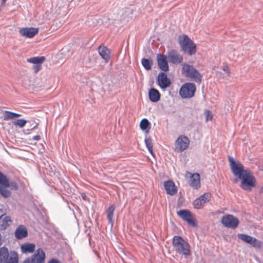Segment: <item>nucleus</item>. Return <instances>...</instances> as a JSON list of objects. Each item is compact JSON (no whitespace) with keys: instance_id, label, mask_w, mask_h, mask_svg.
<instances>
[{"instance_id":"obj_1","label":"nucleus","mask_w":263,"mask_h":263,"mask_svg":"<svg viewBox=\"0 0 263 263\" xmlns=\"http://www.w3.org/2000/svg\"><path fill=\"white\" fill-rule=\"evenodd\" d=\"M172 245L175 252L180 255L187 257L191 254V246L188 242L180 236H174Z\"/></svg>"},{"instance_id":"obj_2","label":"nucleus","mask_w":263,"mask_h":263,"mask_svg":"<svg viewBox=\"0 0 263 263\" xmlns=\"http://www.w3.org/2000/svg\"><path fill=\"white\" fill-rule=\"evenodd\" d=\"M181 73L184 77L197 83L202 81V76L193 65L186 63L182 64Z\"/></svg>"},{"instance_id":"obj_3","label":"nucleus","mask_w":263,"mask_h":263,"mask_svg":"<svg viewBox=\"0 0 263 263\" xmlns=\"http://www.w3.org/2000/svg\"><path fill=\"white\" fill-rule=\"evenodd\" d=\"M179 44L181 50L189 55H193L196 52V45L187 35L179 36Z\"/></svg>"},{"instance_id":"obj_4","label":"nucleus","mask_w":263,"mask_h":263,"mask_svg":"<svg viewBox=\"0 0 263 263\" xmlns=\"http://www.w3.org/2000/svg\"><path fill=\"white\" fill-rule=\"evenodd\" d=\"M18 255L15 251H9L6 247L0 248V263H18Z\"/></svg>"},{"instance_id":"obj_5","label":"nucleus","mask_w":263,"mask_h":263,"mask_svg":"<svg viewBox=\"0 0 263 263\" xmlns=\"http://www.w3.org/2000/svg\"><path fill=\"white\" fill-rule=\"evenodd\" d=\"M242 175L238 177L241 180L240 187L246 191H250L251 188L255 185V178L252 176L250 171L246 170Z\"/></svg>"},{"instance_id":"obj_6","label":"nucleus","mask_w":263,"mask_h":263,"mask_svg":"<svg viewBox=\"0 0 263 263\" xmlns=\"http://www.w3.org/2000/svg\"><path fill=\"white\" fill-rule=\"evenodd\" d=\"M196 87L194 83H185L180 88L179 95L182 98H191L194 96Z\"/></svg>"},{"instance_id":"obj_7","label":"nucleus","mask_w":263,"mask_h":263,"mask_svg":"<svg viewBox=\"0 0 263 263\" xmlns=\"http://www.w3.org/2000/svg\"><path fill=\"white\" fill-rule=\"evenodd\" d=\"M228 160L231 171L235 176L239 177L245 173L246 170H244V166L242 163L238 161H235L231 156H228Z\"/></svg>"},{"instance_id":"obj_8","label":"nucleus","mask_w":263,"mask_h":263,"mask_svg":"<svg viewBox=\"0 0 263 263\" xmlns=\"http://www.w3.org/2000/svg\"><path fill=\"white\" fill-rule=\"evenodd\" d=\"M177 214L183 221L192 227H196L197 226L194 215L190 210L187 209L180 210L177 212Z\"/></svg>"},{"instance_id":"obj_9","label":"nucleus","mask_w":263,"mask_h":263,"mask_svg":"<svg viewBox=\"0 0 263 263\" xmlns=\"http://www.w3.org/2000/svg\"><path fill=\"white\" fill-rule=\"evenodd\" d=\"M237 237L239 239L249 244L255 249H260L263 246V243L256 238L245 234H238Z\"/></svg>"},{"instance_id":"obj_10","label":"nucleus","mask_w":263,"mask_h":263,"mask_svg":"<svg viewBox=\"0 0 263 263\" xmlns=\"http://www.w3.org/2000/svg\"><path fill=\"white\" fill-rule=\"evenodd\" d=\"M221 222L225 227L233 229L238 227L239 220L232 215L226 214L222 217Z\"/></svg>"},{"instance_id":"obj_11","label":"nucleus","mask_w":263,"mask_h":263,"mask_svg":"<svg viewBox=\"0 0 263 263\" xmlns=\"http://www.w3.org/2000/svg\"><path fill=\"white\" fill-rule=\"evenodd\" d=\"M190 140L185 136H180L176 140V148L180 152L186 149L189 146Z\"/></svg>"},{"instance_id":"obj_12","label":"nucleus","mask_w":263,"mask_h":263,"mask_svg":"<svg viewBox=\"0 0 263 263\" xmlns=\"http://www.w3.org/2000/svg\"><path fill=\"white\" fill-rule=\"evenodd\" d=\"M158 83L161 88L164 89L170 86L171 80L165 73L161 72L158 74Z\"/></svg>"},{"instance_id":"obj_13","label":"nucleus","mask_w":263,"mask_h":263,"mask_svg":"<svg viewBox=\"0 0 263 263\" xmlns=\"http://www.w3.org/2000/svg\"><path fill=\"white\" fill-rule=\"evenodd\" d=\"M210 194L204 193L196 198L194 201V205L195 208L199 209L202 208L204 204L210 200Z\"/></svg>"},{"instance_id":"obj_14","label":"nucleus","mask_w":263,"mask_h":263,"mask_svg":"<svg viewBox=\"0 0 263 263\" xmlns=\"http://www.w3.org/2000/svg\"><path fill=\"white\" fill-rule=\"evenodd\" d=\"M168 58L170 62L175 64L181 63L183 60V56L175 50L168 52Z\"/></svg>"},{"instance_id":"obj_15","label":"nucleus","mask_w":263,"mask_h":263,"mask_svg":"<svg viewBox=\"0 0 263 263\" xmlns=\"http://www.w3.org/2000/svg\"><path fill=\"white\" fill-rule=\"evenodd\" d=\"M45 257V252L42 249L39 248L30 258L33 263H44Z\"/></svg>"},{"instance_id":"obj_16","label":"nucleus","mask_w":263,"mask_h":263,"mask_svg":"<svg viewBox=\"0 0 263 263\" xmlns=\"http://www.w3.org/2000/svg\"><path fill=\"white\" fill-rule=\"evenodd\" d=\"M39 30L35 28H23L20 30V33L22 36H25L28 38H32L37 33Z\"/></svg>"},{"instance_id":"obj_17","label":"nucleus","mask_w":263,"mask_h":263,"mask_svg":"<svg viewBox=\"0 0 263 263\" xmlns=\"http://www.w3.org/2000/svg\"><path fill=\"white\" fill-rule=\"evenodd\" d=\"M158 65L162 71H167L168 70V65L166 59V56L159 54L157 55Z\"/></svg>"},{"instance_id":"obj_18","label":"nucleus","mask_w":263,"mask_h":263,"mask_svg":"<svg viewBox=\"0 0 263 263\" xmlns=\"http://www.w3.org/2000/svg\"><path fill=\"white\" fill-rule=\"evenodd\" d=\"M15 237L17 239H22L28 236V231L24 225H20L15 230Z\"/></svg>"},{"instance_id":"obj_19","label":"nucleus","mask_w":263,"mask_h":263,"mask_svg":"<svg viewBox=\"0 0 263 263\" xmlns=\"http://www.w3.org/2000/svg\"><path fill=\"white\" fill-rule=\"evenodd\" d=\"M164 186L167 193L170 195H174L177 192V187L175 186L174 182L172 180L165 181L164 183Z\"/></svg>"},{"instance_id":"obj_20","label":"nucleus","mask_w":263,"mask_h":263,"mask_svg":"<svg viewBox=\"0 0 263 263\" xmlns=\"http://www.w3.org/2000/svg\"><path fill=\"white\" fill-rule=\"evenodd\" d=\"M189 184L196 189L200 186V177L199 173H196L191 176Z\"/></svg>"},{"instance_id":"obj_21","label":"nucleus","mask_w":263,"mask_h":263,"mask_svg":"<svg viewBox=\"0 0 263 263\" xmlns=\"http://www.w3.org/2000/svg\"><path fill=\"white\" fill-rule=\"evenodd\" d=\"M98 52L102 58L106 63L108 62L110 59V50L104 46H100L98 48Z\"/></svg>"},{"instance_id":"obj_22","label":"nucleus","mask_w":263,"mask_h":263,"mask_svg":"<svg viewBox=\"0 0 263 263\" xmlns=\"http://www.w3.org/2000/svg\"><path fill=\"white\" fill-rule=\"evenodd\" d=\"M115 210L114 205H110L106 210L105 212L107 215V219L108 223L111 225V228L113 227L114 221L113 219L114 213Z\"/></svg>"},{"instance_id":"obj_23","label":"nucleus","mask_w":263,"mask_h":263,"mask_svg":"<svg viewBox=\"0 0 263 263\" xmlns=\"http://www.w3.org/2000/svg\"><path fill=\"white\" fill-rule=\"evenodd\" d=\"M149 100L153 102H157L160 100V95L158 90L155 88H151L148 92Z\"/></svg>"},{"instance_id":"obj_24","label":"nucleus","mask_w":263,"mask_h":263,"mask_svg":"<svg viewBox=\"0 0 263 263\" xmlns=\"http://www.w3.org/2000/svg\"><path fill=\"white\" fill-rule=\"evenodd\" d=\"M35 246L33 243H25L21 247V251L23 253H33L35 251Z\"/></svg>"},{"instance_id":"obj_25","label":"nucleus","mask_w":263,"mask_h":263,"mask_svg":"<svg viewBox=\"0 0 263 263\" xmlns=\"http://www.w3.org/2000/svg\"><path fill=\"white\" fill-rule=\"evenodd\" d=\"M45 60L44 57H35L27 59V61L29 63H33L36 65V67H41L42 64Z\"/></svg>"},{"instance_id":"obj_26","label":"nucleus","mask_w":263,"mask_h":263,"mask_svg":"<svg viewBox=\"0 0 263 263\" xmlns=\"http://www.w3.org/2000/svg\"><path fill=\"white\" fill-rule=\"evenodd\" d=\"M21 115L20 114L11 112L10 111L5 110L4 111V120L7 121L10 119H13L16 117H20Z\"/></svg>"},{"instance_id":"obj_27","label":"nucleus","mask_w":263,"mask_h":263,"mask_svg":"<svg viewBox=\"0 0 263 263\" xmlns=\"http://www.w3.org/2000/svg\"><path fill=\"white\" fill-rule=\"evenodd\" d=\"M140 127L142 130H145V132L148 133L151 128L148 120L146 118L143 119L140 122Z\"/></svg>"},{"instance_id":"obj_28","label":"nucleus","mask_w":263,"mask_h":263,"mask_svg":"<svg viewBox=\"0 0 263 263\" xmlns=\"http://www.w3.org/2000/svg\"><path fill=\"white\" fill-rule=\"evenodd\" d=\"M141 64L146 70H151L153 64L152 60L150 59L143 58L141 60Z\"/></svg>"},{"instance_id":"obj_29","label":"nucleus","mask_w":263,"mask_h":263,"mask_svg":"<svg viewBox=\"0 0 263 263\" xmlns=\"http://www.w3.org/2000/svg\"><path fill=\"white\" fill-rule=\"evenodd\" d=\"M0 185L5 187H9L10 183L7 177L0 171Z\"/></svg>"},{"instance_id":"obj_30","label":"nucleus","mask_w":263,"mask_h":263,"mask_svg":"<svg viewBox=\"0 0 263 263\" xmlns=\"http://www.w3.org/2000/svg\"><path fill=\"white\" fill-rule=\"evenodd\" d=\"M144 142L148 151L152 155H153V145L152 139L149 137L146 136L144 139Z\"/></svg>"},{"instance_id":"obj_31","label":"nucleus","mask_w":263,"mask_h":263,"mask_svg":"<svg viewBox=\"0 0 263 263\" xmlns=\"http://www.w3.org/2000/svg\"><path fill=\"white\" fill-rule=\"evenodd\" d=\"M3 185H0V195H2L5 198L10 197L11 192L7 189H6Z\"/></svg>"},{"instance_id":"obj_32","label":"nucleus","mask_w":263,"mask_h":263,"mask_svg":"<svg viewBox=\"0 0 263 263\" xmlns=\"http://www.w3.org/2000/svg\"><path fill=\"white\" fill-rule=\"evenodd\" d=\"M27 121L24 119H17L13 122V125L15 126H18L20 128H23L27 123Z\"/></svg>"},{"instance_id":"obj_33","label":"nucleus","mask_w":263,"mask_h":263,"mask_svg":"<svg viewBox=\"0 0 263 263\" xmlns=\"http://www.w3.org/2000/svg\"><path fill=\"white\" fill-rule=\"evenodd\" d=\"M205 115L206 121L212 120L213 118V115L210 110H206L205 111Z\"/></svg>"},{"instance_id":"obj_34","label":"nucleus","mask_w":263,"mask_h":263,"mask_svg":"<svg viewBox=\"0 0 263 263\" xmlns=\"http://www.w3.org/2000/svg\"><path fill=\"white\" fill-rule=\"evenodd\" d=\"M9 187H11L12 189L15 190L18 189V185L16 182H11Z\"/></svg>"},{"instance_id":"obj_35","label":"nucleus","mask_w":263,"mask_h":263,"mask_svg":"<svg viewBox=\"0 0 263 263\" xmlns=\"http://www.w3.org/2000/svg\"><path fill=\"white\" fill-rule=\"evenodd\" d=\"M48 263H61L58 259L55 258H51L49 260Z\"/></svg>"},{"instance_id":"obj_36","label":"nucleus","mask_w":263,"mask_h":263,"mask_svg":"<svg viewBox=\"0 0 263 263\" xmlns=\"http://www.w3.org/2000/svg\"><path fill=\"white\" fill-rule=\"evenodd\" d=\"M22 263H33L30 258H27Z\"/></svg>"},{"instance_id":"obj_37","label":"nucleus","mask_w":263,"mask_h":263,"mask_svg":"<svg viewBox=\"0 0 263 263\" xmlns=\"http://www.w3.org/2000/svg\"><path fill=\"white\" fill-rule=\"evenodd\" d=\"M40 136H39V135H36V136H34L32 139L35 140V141H39L40 140Z\"/></svg>"},{"instance_id":"obj_38","label":"nucleus","mask_w":263,"mask_h":263,"mask_svg":"<svg viewBox=\"0 0 263 263\" xmlns=\"http://www.w3.org/2000/svg\"><path fill=\"white\" fill-rule=\"evenodd\" d=\"M81 196L82 197V198L85 200H87V197L86 196V195L84 194V193H83L81 194Z\"/></svg>"},{"instance_id":"obj_39","label":"nucleus","mask_w":263,"mask_h":263,"mask_svg":"<svg viewBox=\"0 0 263 263\" xmlns=\"http://www.w3.org/2000/svg\"><path fill=\"white\" fill-rule=\"evenodd\" d=\"M41 67H36V65L35 66H34V69L35 70V72H37L39 69V68H40Z\"/></svg>"},{"instance_id":"obj_40","label":"nucleus","mask_w":263,"mask_h":263,"mask_svg":"<svg viewBox=\"0 0 263 263\" xmlns=\"http://www.w3.org/2000/svg\"><path fill=\"white\" fill-rule=\"evenodd\" d=\"M5 220L6 221H11V219H10V218L9 217H5Z\"/></svg>"},{"instance_id":"obj_41","label":"nucleus","mask_w":263,"mask_h":263,"mask_svg":"<svg viewBox=\"0 0 263 263\" xmlns=\"http://www.w3.org/2000/svg\"><path fill=\"white\" fill-rule=\"evenodd\" d=\"M37 125V124H36L35 125H34L31 128V130H33L34 129V128H35L36 127Z\"/></svg>"},{"instance_id":"obj_42","label":"nucleus","mask_w":263,"mask_h":263,"mask_svg":"<svg viewBox=\"0 0 263 263\" xmlns=\"http://www.w3.org/2000/svg\"><path fill=\"white\" fill-rule=\"evenodd\" d=\"M228 67L227 66H224L223 68V69L224 71H226V70L228 69Z\"/></svg>"},{"instance_id":"obj_43","label":"nucleus","mask_w":263,"mask_h":263,"mask_svg":"<svg viewBox=\"0 0 263 263\" xmlns=\"http://www.w3.org/2000/svg\"><path fill=\"white\" fill-rule=\"evenodd\" d=\"M6 0H2V3L5 4L6 3Z\"/></svg>"}]
</instances>
